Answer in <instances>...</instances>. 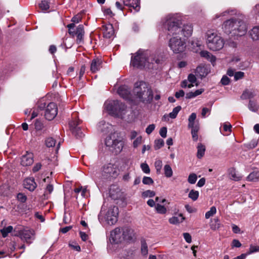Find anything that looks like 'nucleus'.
<instances>
[{"mask_svg":"<svg viewBox=\"0 0 259 259\" xmlns=\"http://www.w3.org/2000/svg\"><path fill=\"white\" fill-rule=\"evenodd\" d=\"M221 226V224L219 222V220L218 218L213 219L210 224V229L214 231L219 229Z\"/></svg>","mask_w":259,"mask_h":259,"instance_id":"obj_30","label":"nucleus"},{"mask_svg":"<svg viewBox=\"0 0 259 259\" xmlns=\"http://www.w3.org/2000/svg\"><path fill=\"white\" fill-rule=\"evenodd\" d=\"M244 76V73L242 71H238L235 73L234 80L237 81L239 79H242Z\"/></svg>","mask_w":259,"mask_h":259,"instance_id":"obj_54","label":"nucleus"},{"mask_svg":"<svg viewBox=\"0 0 259 259\" xmlns=\"http://www.w3.org/2000/svg\"><path fill=\"white\" fill-rule=\"evenodd\" d=\"M188 81L190 83H195L196 81V77L195 75L190 74L188 76Z\"/></svg>","mask_w":259,"mask_h":259,"instance_id":"obj_63","label":"nucleus"},{"mask_svg":"<svg viewBox=\"0 0 259 259\" xmlns=\"http://www.w3.org/2000/svg\"><path fill=\"white\" fill-rule=\"evenodd\" d=\"M248 181L256 182L259 181V171L251 172L247 177Z\"/></svg>","mask_w":259,"mask_h":259,"instance_id":"obj_28","label":"nucleus"},{"mask_svg":"<svg viewBox=\"0 0 259 259\" xmlns=\"http://www.w3.org/2000/svg\"><path fill=\"white\" fill-rule=\"evenodd\" d=\"M34 231L33 230H24L19 231V235L22 240L30 244L34 239Z\"/></svg>","mask_w":259,"mask_h":259,"instance_id":"obj_11","label":"nucleus"},{"mask_svg":"<svg viewBox=\"0 0 259 259\" xmlns=\"http://www.w3.org/2000/svg\"><path fill=\"white\" fill-rule=\"evenodd\" d=\"M54 187L52 184H48L46 188L45 195L50 194L53 191Z\"/></svg>","mask_w":259,"mask_h":259,"instance_id":"obj_56","label":"nucleus"},{"mask_svg":"<svg viewBox=\"0 0 259 259\" xmlns=\"http://www.w3.org/2000/svg\"><path fill=\"white\" fill-rule=\"evenodd\" d=\"M23 185L25 188L31 192L33 191L37 187L33 178H28L25 179Z\"/></svg>","mask_w":259,"mask_h":259,"instance_id":"obj_18","label":"nucleus"},{"mask_svg":"<svg viewBox=\"0 0 259 259\" xmlns=\"http://www.w3.org/2000/svg\"><path fill=\"white\" fill-rule=\"evenodd\" d=\"M118 94L123 99L126 100H132V94L130 89L126 85H121L117 90Z\"/></svg>","mask_w":259,"mask_h":259,"instance_id":"obj_12","label":"nucleus"},{"mask_svg":"<svg viewBox=\"0 0 259 259\" xmlns=\"http://www.w3.org/2000/svg\"><path fill=\"white\" fill-rule=\"evenodd\" d=\"M203 89L197 90L195 92H190L186 94V98L187 99H192L201 95L204 92Z\"/></svg>","mask_w":259,"mask_h":259,"instance_id":"obj_26","label":"nucleus"},{"mask_svg":"<svg viewBox=\"0 0 259 259\" xmlns=\"http://www.w3.org/2000/svg\"><path fill=\"white\" fill-rule=\"evenodd\" d=\"M106 108L107 110L112 112L114 114H118L121 111L124 110L126 106L123 103L114 100L106 104Z\"/></svg>","mask_w":259,"mask_h":259,"instance_id":"obj_8","label":"nucleus"},{"mask_svg":"<svg viewBox=\"0 0 259 259\" xmlns=\"http://www.w3.org/2000/svg\"><path fill=\"white\" fill-rule=\"evenodd\" d=\"M155 209L157 212L160 214H165L167 211L166 208L163 205L159 203L155 205Z\"/></svg>","mask_w":259,"mask_h":259,"instance_id":"obj_39","label":"nucleus"},{"mask_svg":"<svg viewBox=\"0 0 259 259\" xmlns=\"http://www.w3.org/2000/svg\"><path fill=\"white\" fill-rule=\"evenodd\" d=\"M117 175V170L111 163L105 165L102 168V176L104 179L115 177Z\"/></svg>","mask_w":259,"mask_h":259,"instance_id":"obj_10","label":"nucleus"},{"mask_svg":"<svg viewBox=\"0 0 259 259\" xmlns=\"http://www.w3.org/2000/svg\"><path fill=\"white\" fill-rule=\"evenodd\" d=\"M164 141L161 139H159L155 141V145H154V148L155 150H158L161 148L164 145Z\"/></svg>","mask_w":259,"mask_h":259,"instance_id":"obj_47","label":"nucleus"},{"mask_svg":"<svg viewBox=\"0 0 259 259\" xmlns=\"http://www.w3.org/2000/svg\"><path fill=\"white\" fill-rule=\"evenodd\" d=\"M142 182L145 185H152L154 183L153 179L149 177L144 176L142 180Z\"/></svg>","mask_w":259,"mask_h":259,"instance_id":"obj_50","label":"nucleus"},{"mask_svg":"<svg viewBox=\"0 0 259 259\" xmlns=\"http://www.w3.org/2000/svg\"><path fill=\"white\" fill-rule=\"evenodd\" d=\"M221 83L224 85H228L230 82V78L227 75H223L221 80Z\"/></svg>","mask_w":259,"mask_h":259,"instance_id":"obj_53","label":"nucleus"},{"mask_svg":"<svg viewBox=\"0 0 259 259\" xmlns=\"http://www.w3.org/2000/svg\"><path fill=\"white\" fill-rule=\"evenodd\" d=\"M197 149V157L198 158L200 159L204 155V153L205 151V147L204 145H203L201 143H199L198 144Z\"/></svg>","mask_w":259,"mask_h":259,"instance_id":"obj_25","label":"nucleus"},{"mask_svg":"<svg viewBox=\"0 0 259 259\" xmlns=\"http://www.w3.org/2000/svg\"><path fill=\"white\" fill-rule=\"evenodd\" d=\"M110 238L115 243H118L123 241L122 230L119 228H116L110 233Z\"/></svg>","mask_w":259,"mask_h":259,"instance_id":"obj_13","label":"nucleus"},{"mask_svg":"<svg viewBox=\"0 0 259 259\" xmlns=\"http://www.w3.org/2000/svg\"><path fill=\"white\" fill-rule=\"evenodd\" d=\"M257 251H259V246L251 245L250 246L249 251L248 254H250Z\"/></svg>","mask_w":259,"mask_h":259,"instance_id":"obj_62","label":"nucleus"},{"mask_svg":"<svg viewBox=\"0 0 259 259\" xmlns=\"http://www.w3.org/2000/svg\"><path fill=\"white\" fill-rule=\"evenodd\" d=\"M189 128L191 129V134L192 136V139L193 141H196L198 140V135L197 133L199 131V126H195L189 127Z\"/></svg>","mask_w":259,"mask_h":259,"instance_id":"obj_38","label":"nucleus"},{"mask_svg":"<svg viewBox=\"0 0 259 259\" xmlns=\"http://www.w3.org/2000/svg\"><path fill=\"white\" fill-rule=\"evenodd\" d=\"M182 25L181 21L177 17L173 15L166 17L165 26L168 35L172 36L168 41V47L176 54L184 52L186 48V40L181 36L188 38L191 36L193 32L192 24Z\"/></svg>","mask_w":259,"mask_h":259,"instance_id":"obj_1","label":"nucleus"},{"mask_svg":"<svg viewBox=\"0 0 259 259\" xmlns=\"http://www.w3.org/2000/svg\"><path fill=\"white\" fill-rule=\"evenodd\" d=\"M13 228L12 226H9L0 230V232L4 238L7 237L8 234L13 231Z\"/></svg>","mask_w":259,"mask_h":259,"instance_id":"obj_34","label":"nucleus"},{"mask_svg":"<svg viewBox=\"0 0 259 259\" xmlns=\"http://www.w3.org/2000/svg\"><path fill=\"white\" fill-rule=\"evenodd\" d=\"M141 168L142 171L145 174H149L150 169L149 165L146 163H142L141 164Z\"/></svg>","mask_w":259,"mask_h":259,"instance_id":"obj_51","label":"nucleus"},{"mask_svg":"<svg viewBox=\"0 0 259 259\" xmlns=\"http://www.w3.org/2000/svg\"><path fill=\"white\" fill-rule=\"evenodd\" d=\"M164 176L166 178H170L172 176L173 171L171 166L169 164H166L163 168Z\"/></svg>","mask_w":259,"mask_h":259,"instance_id":"obj_33","label":"nucleus"},{"mask_svg":"<svg viewBox=\"0 0 259 259\" xmlns=\"http://www.w3.org/2000/svg\"><path fill=\"white\" fill-rule=\"evenodd\" d=\"M41 166L42 165L41 163L37 162L35 163L32 169L33 172H36L39 171L41 169Z\"/></svg>","mask_w":259,"mask_h":259,"instance_id":"obj_57","label":"nucleus"},{"mask_svg":"<svg viewBox=\"0 0 259 259\" xmlns=\"http://www.w3.org/2000/svg\"><path fill=\"white\" fill-rule=\"evenodd\" d=\"M103 35L104 37L110 38L114 36V30L111 24H107L103 26Z\"/></svg>","mask_w":259,"mask_h":259,"instance_id":"obj_17","label":"nucleus"},{"mask_svg":"<svg viewBox=\"0 0 259 259\" xmlns=\"http://www.w3.org/2000/svg\"><path fill=\"white\" fill-rule=\"evenodd\" d=\"M201 57H203L209 61L211 63H214L216 61V58L214 56L207 51H202L200 52Z\"/></svg>","mask_w":259,"mask_h":259,"instance_id":"obj_21","label":"nucleus"},{"mask_svg":"<svg viewBox=\"0 0 259 259\" xmlns=\"http://www.w3.org/2000/svg\"><path fill=\"white\" fill-rule=\"evenodd\" d=\"M210 72L209 67L205 65H199L195 70V73L197 76L201 78L205 77Z\"/></svg>","mask_w":259,"mask_h":259,"instance_id":"obj_16","label":"nucleus"},{"mask_svg":"<svg viewBox=\"0 0 259 259\" xmlns=\"http://www.w3.org/2000/svg\"><path fill=\"white\" fill-rule=\"evenodd\" d=\"M248 109L252 112H255L259 109V105L255 101L250 100L248 105Z\"/></svg>","mask_w":259,"mask_h":259,"instance_id":"obj_29","label":"nucleus"},{"mask_svg":"<svg viewBox=\"0 0 259 259\" xmlns=\"http://www.w3.org/2000/svg\"><path fill=\"white\" fill-rule=\"evenodd\" d=\"M79 123H80V120L79 119H76V120H73L71 121L69 124L70 128H71V130L73 131V130L78 127H77V125Z\"/></svg>","mask_w":259,"mask_h":259,"instance_id":"obj_49","label":"nucleus"},{"mask_svg":"<svg viewBox=\"0 0 259 259\" xmlns=\"http://www.w3.org/2000/svg\"><path fill=\"white\" fill-rule=\"evenodd\" d=\"M217 209L215 206L211 207L210 210L207 211L205 214V218L206 219H209L211 217L213 216L214 214L216 213Z\"/></svg>","mask_w":259,"mask_h":259,"instance_id":"obj_42","label":"nucleus"},{"mask_svg":"<svg viewBox=\"0 0 259 259\" xmlns=\"http://www.w3.org/2000/svg\"><path fill=\"white\" fill-rule=\"evenodd\" d=\"M159 64L160 60L155 56L151 55L148 50H139L136 53L132 54L131 65L134 67L142 69L145 67L150 68V64Z\"/></svg>","mask_w":259,"mask_h":259,"instance_id":"obj_2","label":"nucleus"},{"mask_svg":"<svg viewBox=\"0 0 259 259\" xmlns=\"http://www.w3.org/2000/svg\"><path fill=\"white\" fill-rule=\"evenodd\" d=\"M75 25L74 23H70L67 25L68 28V33L72 37L75 36L76 29L75 28Z\"/></svg>","mask_w":259,"mask_h":259,"instance_id":"obj_37","label":"nucleus"},{"mask_svg":"<svg viewBox=\"0 0 259 259\" xmlns=\"http://www.w3.org/2000/svg\"><path fill=\"white\" fill-rule=\"evenodd\" d=\"M141 252L145 255L148 254V246L146 240L144 239H142L141 240Z\"/></svg>","mask_w":259,"mask_h":259,"instance_id":"obj_36","label":"nucleus"},{"mask_svg":"<svg viewBox=\"0 0 259 259\" xmlns=\"http://www.w3.org/2000/svg\"><path fill=\"white\" fill-rule=\"evenodd\" d=\"M193 83L190 82V83L188 84V81L186 80H184L182 82L181 87L183 88H185L186 87H188V88H191L192 87H193L194 86Z\"/></svg>","mask_w":259,"mask_h":259,"instance_id":"obj_58","label":"nucleus"},{"mask_svg":"<svg viewBox=\"0 0 259 259\" xmlns=\"http://www.w3.org/2000/svg\"><path fill=\"white\" fill-rule=\"evenodd\" d=\"M257 142L255 140H252L249 143L246 145V147L249 149H253L257 146Z\"/></svg>","mask_w":259,"mask_h":259,"instance_id":"obj_52","label":"nucleus"},{"mask_svg":"<svg viewBox=\"0 0 259 259\" xmlns=\"http://www.w3.org/2000/svg\"><path fill=\"white\" fill-rule=\"evenodd\" d=\"M105 143L106 146L112 148L116 154L120 153L123 147V142L115 133L109 135L106 137Z\"/></svg>","mask_w":259,"mask_h":259,"instance_id":"obj_6","label":"nucleus"},{"mask_svg":"<svg viewBox=\"0 0 259 259\" xmlns=\"http://www.w3.org/2000/svg\"><path fill=\"white\" fill-rule=\"evenodd\" d=\"M179 217H181L180 220L178 217H172L169 218L168 220L169 223L173 225H176L183 222L185 220V218L183 217L182 213L179 214Z\"/></svg>","mask_w":259,"mask_h":259,"instance_id":"obj_23","label":"nucleus"},{"mask_svg":"<svg viewBox=\"0 0 259 259\" xmlns=\"http://www.w3.org/2000/svg\"><path fill=\"white\" fill-rule=\"evenodd\" d=\"M223 28L225 33L238 36L244 35L247 29L244 21L240 18H233L226 21Z\"/></svg>","mask_w":259,"mask_h":259,"instance_id":"obj_3","label":"nucleus"},{"mask_svg":"<svg viewBox=\"0 0 259 259\" xmlns=\"http://www.w3.org/2000/svg\"><path fill=\"white\" fill-rule=\"evenodd\" d=\"M84 34V27L82 25H79L76 28L75 36H76L77 44H80L83 39Z\"/></svg>","mask_w":259,"mask_h":259,"instance_id":"obj_19","label":"nucleus"},{"mask_svg":"<svg viewBox=\"0 0 259 259\" xmlns=\"http://www.w3.org/2000/svg\"><path fill=\"white\" fill-rule=\"evenodd\" d=\"M155 125L154 124H150L146 129V132L147 134H150L155 129Z\"/></svg>","mask_w":259,"mask_h":259,"instance_id":"obj_59","label":"nucleus"},{"mask_svg":"<svg viewBox=\"0 0 259 259\" xmlns=\"http://www.w3.org/2000/svg\"><path fill=\"white\" fill-rule=\"evenodd\" d=\"M17 199L21 203H25L27 199V197L24 193H19L17 195Z\"/></svg>","mask_w":259,"mask_h":259,"instance_id":"obj_46","label":"nucleus"},{"mask_svg":"<svg viewBox=\"0 0 259 259\" xmlns=\"http://www.w3.org/2000/svg\"><path fill=\"white\" fill-rule=\"evenodd\" d=\"M72 133L77 138H81L84 136L83 134L82 133L80 127H78L77 128H75L73 130Z\"/></svg>","mask_w":259,"mask_h":259,"instance_id":"obj_43","label":"nucleus"},{"mask_svg":"<svg viewBox=\"0 0 259 259\" xmlns=\"http://www.w3.org/2000/svg\"><path fill=\"white\" fill-rule=\"evenodd\" d=\"M154 165L156 169V172L157 174H159L161 172V169L162 166V162L161 160H156L154 163Z\"/></svg>","mask_w":259,"mask_h":259,"instance_id":"obj_45","label":"nucleus"},{"mask_svg":"<svg viewBox=\"0 0 259 259\" xmlns=\"http://www.w3.org/2000/svg\"><path fill=\"white\" fill-rule=\"evenodd\" d=\"M45 144L47 147H52L55 145L56 140L52 137H49L46 139Z\"/></svg>","mask_w":259,"mask_h":259,"instance_id":"obj_40","label":"nucleus"},{"mask_svg":"<svg viewBox=\"0 0 259 259\" xmlns=\"http://www.w3.org/2000/svg\"><path fill=\"white\" fill-rule=\"evenodd\" d=\"M250 35L252 39H259V26L253 27L250 31Z\"/></svg>","mask_w":259,"mask_h":259,"instance_id":"obj_24","label":"nucleus"},{"mask_svg":"<svg viewBox=\"0 0 259 259\" xmlns=\"http://www.w3.org/2000/svg\"><path fill=\"white\" fill-rule=\"evenodd\" d=\"M196 118V114L195 113H192L189 117L188 118V127H192L195 126H198V125L195 124V120Z\"/></svg>","mask_w":259,"mask_h":259,"instance_id":"obj_31","label":"nucleus"},{"mask_svg":"<svg viewBox=\"0 0 259 259\" xmlns=\"http://www.w3.org/2000/svg\"><path fill=\"white\" fill-rule=\"evenodd\" d=\"M255 96L254 93L248 90H245L241 96V98L243 100L253 98Z\"/></svg>","mask_w":259,"mask_h":259,"instance_id":"obj_27","label":"nucleus"},{"mask_svg":"<svg viewBox=\"0 0 259 259\" xmlns=\"http://www.w3.org/2000/svg\"><path fill=\"white\" fill-rule=\"evenodd\" d=\"M122 235L123 241H131L134 236V231L128 227H124L122 228Z\"/></svg>","mask_w":259,"mask_h":259,"instance_id":"obj_15","label":"nucleus"},{"mask_svg":"<svg viewBox=\"0 0 259 259\" xmlns=\"http://www.w3.org/2000/svg\"><path fill=\"white\" fill-rule=\"evenodd\" d=\"M118 208L116 206L110 207L106 213L105 220L109 225H113L117 221Z\"/></svg>","mask_w":259,"mask_h":259,"instance_id":"obj_7","label":"nucleus"},{"mask_svg":"<svg viewBox=\"0 0 259 259\" xmlns=\"http://www.w3.org/2000/svg\"><path fill=\"white\" fill-rule=\"evenodd\" d=\"M199 193L198 191L191 190L189 193L188 196L192 200L195 201L198 199L199 197Z\"/></svg>","mask_w":259,"mask_h":259,"instance_id":"obj_41","label":"nucleus"},{"mask_svg":"<svg viewBox=\"0 0 259 259\" xmlns=\"http://www.w3.org/2000/svg\"><path fill=\"white\" fill-rule=\"evenodd\" d=\"M181 109L182 108L180 106L176 107L173 109L172 111L168 114V116H170V118L172 119L176 118Z\"/></svg>","mask_w":259,"mask_h":259,"instance_id":"obj_35","label":"nucleus"},{"mask_svg":"<svg viewBox=\"0 0 259 259\" xmlns=\"http://www.w3.org/2000/svg\"><path fill=\"white\" fill-rule=\"evenodd\" d=\"M133 92L144 103H150L153 98V92L150 87L144 81L136 82Z\"/></svg>","mask_w":259,"mask_h":259,"instance_id":"obj_4","label":"nucleus"},{"mask_svg":"<svg viewBox=\"0 0 259 259\" xmlns=\"http://www.w3.org/2000/svg\"><path fill=\"white\" fill-rule=\"evenodd\" d=\"M142 195L144 198L153 197L155 195V192L154 191L148 190L143 192Z\"/></svg>","mask_w":259,"mask_h":259,"instance_id":"obj_44","label":"nucleus"},{"mask_svg":"<svg viewBox=\"0 0 259 259\" xmlns=\"http://www.w3.org/2000/svg\"><path fill=\"white\" fill-rule=\"evenodd\" d=\"M229 174L230 176L231 180L238 181L242 179V177L237 174L236 169L234 167H231L229 169Z\"/></svg>","mask_w":259,"mask_h":259,"instance_id":"obj_22","label":"nucleus"},{"mask_svg":"<svg viewBox=\"0 0 259 259\" xmlns=\"http://www.w3.org/2000/svg\"><path fill=\"white\" fill-rule=\"evenodd\" d=\"M58 108L55 103L51 102L48 104L45 110V116L48 120L53 119L57 115Z\"/></svg>","mask_w":259,"mask_h":259,"instance_id":"obj_9","label":"nucleus"},{"mask_svg":"<svg viewBox=\"0 0 259 259\" xmlns=\"http://www.w3.org/2000/svg\"><path fill=\"white\" fill-rule=\"evenodd\" d=\"M183 236H184V238L185 240V241L187 242V243H191V241H192V237H191V236L190 235V234L188 233H183Z\"/></svg>","mask_w":259,"mask_h":259,"instance_id":"obj_61","label":"nucleus"},{"mask_svg":"<svg viewBox=\"0 0 259 259\" xmlns=\"http://www.w3.org/2000/svg\"><path fill=\"white\" fill-rule=\"evenodd\" d=\"M34 126L37 131H40L43 128L44 125L40 121L36 120L34 123Z\"/></svg>","mask_w":259,"mask_h":259,"instance_id":"obj_55","label":"nucleus"},{"mask_svg":"<svg viewBox=\"0 0 259 259\" xmlns=\"http://www.w3.org/2000/svg\"><path fill=\"white\" fill-rule=\"evenodd\" d=\"M206 42L208 48L213 51L220 50L224 46V39L216 33L210 31L207 33Z\"/></svg>","mask_w":259,"mask_h":259,"instance_id":"obj_5","label":"nucleus"},{"mask_svg":"<svg viewBox=\"0 0 259 259\" xmlns=\"http://www.w3.org/2000/svg\"><path fill=\"white\" fill-rule=\"evenodd\" d=\"M197 179V175L195 174H190L188 177V181L190 184H194Z\"/></svg>","mask_w":259,"mask_h":259,"instance_id":"obj_48","label":"nucleus"},{"mask_svg":"<svg viewBox=\"0 0 259 259\" xmlns=\"http://www.w3.org/2000/svg\"><path fill=\"white\" fill-rule=\"evenodd\" d=\"M167 134V128L166 127L161 128L159 131V134L162 138H166Z\"/></svg>","mask_w":259,"mask_h":259,"instance_id":"obj_64","label":"nucleus"},{"mask_svg":"<svg viewBox=\"0 0 259 259\" xmlns=\"http://www.w3.org/2000/svg\"><path fill=\"white\" fill-rule=\"evenodd\" d=\"M232 125L229 122H225L223 125V129L225 132H230L231 131Z\"/></svg>","mask_w":259,"mask_h":259,"instance_id":"obj_60","label":"nucleus"},{"mask_svg":"<svg viewBox=\"0 0 259 259\" xmlns=\"http://www.w3.org/2000/svg\"><path fill=\"white\" fill-rule=\"evenodd\" d=\"M38 6L39 9L42 11H47L50 8V2L48 0H41Z\"/></svg>","mask_w":259,"mask_h":259,"instance_id":"obj_32","label":"nucleus"},{"mask_svg":"<svg viewBox=\"0 0 259 259\" xmlns=\"http://www.w3.org/2000/svg\"><path fill=\"white\" fill-rule=\"evenodd\" d=\"M102 60L99 59H93L91 64V70L94 73L100 69L101 68Z\"/></svg>","mask_w":259,"mask_h":259,"instance_id":"obj_20","label":"nucleus"},{"mask_svg":"<svg viewBox=\"0 0 259 259\" xmlns=\"http://www.w3.org/2000/svg\"><path fill=\"white\" fill-rule=\"evenodd\" d=\"M33 162V154L31 152L27 151L26 154L22 156L21 164L23 166L31 165Z\"/></svg>","mask_w":259,"mask_h":259,"instance_id":"obj_14","label":"nucleus"}]
</instances>
